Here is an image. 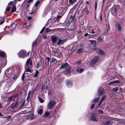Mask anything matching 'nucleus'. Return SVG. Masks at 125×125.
<instances>
[{
  "mask_svg": "<svg viewBox=\"0 0 125 125\" xmlns=\"http://www.w3.org/2000/svg\"><path fill=\"white\" fill-rule=\"evenodd\" d=\"M56 104L55 102L53 100H51L49 102L47 106V108L48 109H51L52 108L53 106Z\"/></svg>",
  "mask_w": 125,
  "mask_h": 125,
  "instance_id": "f257e3e1",
  "label": "nucleus"
},
{
  "mask_svg": "<svg viewBox=\"0 0 125 125\" xmlns=\"http://www.w3.org/2000/svg\"><path fill=\"white\" fill-rule=\"evenodd\" d=\"M94 50L96 51L97 53L100 55H104L105 52L101 49L98 48H94Z\"/></svg>",
  "mask_w": 125,
  "mask_h": 125,
  "instance_id": "f03ea898",
  "label": "nucleus"
},
{
  "mask_svg": "<svg viewBox=\"0 0 125 125\" xmlns=\"http://www.w3.org/2000/svg\"><path fill=\"white\" fill-rule=\"evenodd\" d=\"M111 12L112 14L114 15H115L117 12V8L115 6H114L111 9Z\"/></svg>",
  "mask_w": 125,
  "mask_h": 125,
  "instance_id": "7ed1b4c3",
  "label": "nucleus"
},
{
  "mask_svg": "<svg viewBox=\"0 0 125 125\" xmlns=\"http://www.w3.org/2000/svg\"><path fill=\"white\" fill-rule=\"evenodd\" d=\"M32 66H25V71L26 72L31 73L32 70H31Z\"/></svg>",
  "mask_w": 125,
  "mask_h": 125,
  "instance_id": "20e7f679",
  "label": "nucleus"
},
{
  "mask_svg": "<svg viewBox=\"0 0 125 125\" xmlns=\"http://www.w3.org/2000/svg\"><path fill=\"white\" fill-rule=\"evenodd\" d=\"M30 53V52H27L26 51L21 50L19 52L18 55H29Z\"/></svg>",
  "mask_w": 125,
  "mask_h": 125,
  "instance_id": "39448f33",
  "label": "nucleus"
},
{
  "mask_svg": "<svg viewBox=\"0 0 125 125\" xmlns=\"http://www.w3.org/2000/svg\"><path fill=\"white\" fill-rule=\"evenodd\" d=\"M71 67V66L69 65V64L67 63H62V64L61 67L60 68H70Z\"/></svg>",
  "mask_w": 125,
  "mask_h": 125,
  "instance_id": "423d86ee",
  "label": "nucleus"
},
{
  "mask_svg": "<svg viewBox=\"0 0 125 125\" xmlns=\"http://www.w3.org/2000/svg\"><path fill=\"white\" fill-rule=\"evenodd\" d=\"M32 62L30 58H29L28 59L26 62L25 66H32Z\"/></svg>",
  "mask_w": 125,
  "mask_h": 125,
  "instance_id": "0eeeda50",
  "label": "nucleus"
},
{
  "mask_svg": "<svg viewBox=\"0 0 125 125\" xmlns=\"http://www.w3.org/2000/svg\"><path fill=\"white\" fill-rule=\"evenodd\" d=\"M98 59V56H96L92 59L91 62V64H94L97 62Z\"/></svg>",
  "mask_w": 125,
  "mask_h": 125,
  "instance_id": "6e6552de",
  "label": "nucleus"
},
{
  "mask_svg": "<svg viewBox=\"0 0 125 125\" xmlns=\"http://www.w3.org/2000/svg\"><path fill=\"white\" fill-rule=\"evenodd\" d=\"M34 117V115L32 114H30L28 115L26 117V118L27 119H29L30 120H32L35 118Z\"/></svg>",
  "mask_w": 125,
  "mask_h": 125,
  "instance_id": "1a4fd4ad",
  "label": "nucleus"
},
{
  "mask_svg": "<svg viewBox=\"0 0 125 125\" xmlns=\"http://www.w3.org/2000/svg\"><path fill=\"white\" fill-rule=\"evenodd\" d=\"M90 119L94 121H97V119H96V116L94 114H93L91 115Z\"/></svg>",
  "mask_w": 125,
  "mask_h": 125,
  "instance_id": "9d476101",
  "label": "nucleus"
},
{
  "mask_svg": "<svg viewBox=\"0 0 125 125\" xmlns=\"http://www.w3.org/2000/svg\"><path fill=\"white\" fill-rule=\"evenodd\" d=\"M13 81L11 79L8 78L7 79V83L9 85V86H11L13 83Z\"/></svg>",
  "mask_w": 125,
  "mask_h": 125,
  "instance_id": "9b49d317",
  "label": "nucleus"
},
{
  "mask_svg": "<svg viewBox=\"0 0 125 125\" xmlns=\"http://www.w3.org/2000/svg\"><path fill=\"white\" fill-rule=\"evenodd\" d=\"M83 12L86 13V15H87L89 13V11L88 10L87 6H85L84 8L83 9Z\"/></svg>",
  "mask_w": 125,
  "mask_h": 125,
  "instance_id": "f8f14e48",
  "label": "nucleus"
},
{
  "mask_svg": "<svg viewBox=\"0 0 125 125\" xmlns=\"http://www.w3.org/2000/svg\"><path fill=\"white\" fill-rule=\"evenodd\" d=\"M103 92V89L102 87H100L99 88L98 91V93L99 95H101L102 94Z\"/></svg>",
  "mask_w": 125,
  "mask_h": 125,
  "instance_id": "ddd939ff",
  "label": "nucleus"
},
{
  "mask_svg": "<svg viewBox=\"0 0 125 125\" xmlns=\"http://www.w3.org/2000/svg\"><path fill=\"white\" fill-rule=\"evenodd\" d=\"M80 67H79V66L77 67L78 69L76 70V72H78L79 73H82L84 71L83 70V69H80Z\"/></svg>",
  "mask_w": 125,
  "mask_h": 125,
  "instance_id": "4468645a",
  "label": "nucleus"
},
{
  "mask_svg": "<svg viewBox=\"0 0 125 125\" xmlns=\"http://www.w3.org/2000/svg\"><path fill=\"white\" fill-rule=\"evenodd\" d=\"M37 41L36 40L35 41H34L33 43L32 44V49H34L35 47L36 46L37 44Z\"/></svg>",
  "mask_w": 125,
  "mask_h": 125,
  "instance_id": "2eb2a0df",
  "label": "nucleus"
},
{
  "mask_svg": "<svg viewBox=\"0 0 125 125\" xmlns=\"http://www.w3.org/2000/svg\"><path fill=\"white\" fill-rule=\"evenodd\" d=\"M5 21V19L4 18H0V25L2 24Z\"/></svg>",
  "mask_w": 125,
  "mask_h": 125,
  "instance_id": "dca6fc26",
  "label": "nucleus"
},
{
  "mask_svg": "<svg viewBox=\"0 0 125 125\" xmlns=\"http://www.w3.org/2000/svg\"><path fill=\"white\" fill-rule=\"evenodd\" d=\"M98 41L99 42H102L103 41V38L100 36L98 37Z\"/></svg>",
  "mask_w": 125,
  "mask_h": 125,
  "instance_id": "f3484780",
  "label": "nucleus"
},
{
  "mask_svg": "<svg viewBox=\"0 0 125 125\" xmlns=\"http://www.w3.org/2000/svg\"><path fill=\"white\" fill-rule=\"evenodd\" d=\"M71 67L70 68H68L65 71V73L66 74L68 75L70 73V70H71Z\"/></svg>",
  "mask_w": 125,
  "mask_h": 125,
  "instance_id": "a211bd4d",
  "label": "nucleus"
},
{
  "mask_svg": "<svg viewBox=\"0 0 125 125\" xmlns=\"http://www.w3.org/2000/svg\"><path fill=\"white\" fill-rule=\"evenodd\" d=\"M51 40L52 43H55L57 40L56 37L53 36L51 38Z\"/></svg>",
  "mask_w": 125,
  "mask_h": 125,
  "instance_id": "6ab92c4d",
  "label": "nucleus"
},
{
  "mask_svg": "<svg viewBox=\"0 0 125 125\" xmlns=\"http://www.w3.org/2000/svg\"><path fill=\"white\" fill-rule=\"evenodd\" d=\"M66 84L67 86L69 87H70L72 85V82L69 80H67L66 82Z\"/></svg>",
  "mask_w": 125,
  "mask_h": 125,
  "instance_id": "aec40b11",
  "label": "nucleus"
},
{
  "mask_svg": "<svg viewBox=\"0 0 125 125\" xmlns=\"http://www.w3.org/2000/svg\"><path fill=\"white\" fill-rule=\"evenodd\" d=\"M17 104L18 103H16L15 104H11L10 105V106L11 108H17Z\"/></svg>",
  "mask_w": 125,
  "mask_h": 125,
  "instance_id": "412c9836",
  "label": "nucleus"
},
{
  "mask_svg": "<svg viewBox=\"0 0 125 125\" xmlns=\"http://www.w3.org/2000/svg\"><path fill=\"white\" fill-rule=\"evenodd\" d=\"M16 10V8L15 6H13L11 9V13H13L15 12Z\"/></svg>",
  "mask_w": 125,
  "mask_h": 125,
  "instance_id": "4be33fe9",
  "label": "nucleus"
},
{
  "mask_svg": "<svg viewBox=\"0 0 125 125\" xmlns=\"http://www.w3.org/2000/svg\"><path fill=\"white\" fill-rule=\"evenodd\" d=\"M30 5V3H28V2L26 3H24V6L26 9L29 7Z\"/></svg>",
  "mask_w": 125,
  "mask_h": 125,
  "instance_id": "5701e85b",
  "label": "nucleus"
},
{
  "mask_svg": "<svg viewBox=\"0 0 125 125\" xmlns=\"http://www.w3.org/2000/svg\"><path fill=\"white\" fill-rule=\"evenodd\" d=\"M56 29H52V30L49 29V28H47L45 30V32L46 33H48V32H50L51 31H53L54 30H56Z\"/></svg>",
  "mask_w": 125,
  "mask_h": 125,
  "instance_id": "b1692460",
  "label": "nucleus"
},
{
  "mask_svg": "<svg viewBox=\"0 0 125 125\" xmlns=\"http://www.w3.org/2000/svg\"><path fill=\"white\" fill-rule=\"evenodd\" d=\"M117 28L116 29H117L119 31H120L121 30V26L120 25V24H118L116 25Z\"/></svg>",
  "mask_w": 125,
  "mask_h": 125,
  "instance_id": "393cba45",
  "label": "nucleus"
},
{
  "mask_svg": "<svg viewBox=\"0 0 125 125\" xmlns=\"http://www.w3.org/2000/svg\"><path fill=\"white\" fill-rule=\"evenodd\" d=\"M119 81L116 80L110 82L109 83V85H110L111 84H114L115 83H119Z\"/></svg>",
  "mask_w": 125,
  "mask_h": 125,
  "instance_id": "a878e982",
  "label": "nucleus"
},
{
  "mask_svg": "<svg viewBox=\"0 0 125 125\" xmlns=\"http://www.w3.org/2000/svg\"><path fill=\"white\" fill-rule=\"evenodd\" d=\"M50 114V113L48 112H46L43 115V116L44 117H47L49 116Z\"/></svg>",
  "mask_w": 125,
  "mask_h": 125,
  "instance_id": "bb28decb",
  "label": "nucleus"
},
{
  "mask_svg": "<svg viewBox=\"0 0 125 125\" xmlns=\"http://www.w3.org/2000/svg\"><path fill=\"white\" fill-rule=\"evenodd\" d=\"M109 26H108V28H107L105 30V32L104 33V34H105V35H107L108 34V31H109Z\"/></svg>",
  "mask_w": 125,
  "mask_h": 125,
  "instance_id": "cd10ccee",
  "label": "nucleus"
},
{
  "mask_svg": "<svg viewBox=\"0 0 125 125\" xmlns=\"http://www.w3.org/2000/svg\"><path fill=\"white\" fill-rule=\"evenodd\" d=\"M25 100H22L21 101V106L19 107V108H20L21 107L23 106L25 103Z\"/></svg>",
  "mask_w": 125,
  "mask_h": 125,
  "instance_id": "c85d7f7f",
  "label": "nucleus"
},
{
  "mask_svg": "<svg viewBox=\"0 0 125 125\" xmlns=\"http://www.w3.org/2000/svg\"><path fill=\"white\" fill-rule=\"evenodd\" d=\"M99 99V98H95L93 100V101L95 103H97L98 102V101Z\"/></svg>",
  "mask_w": 125,
  "mask_h": 125,
  "instance_id": "c756f323",
  "label": "nucleus"
},
{
  "mask_svg": "<svg viewBox=\"0 0 125 125\" xmlns=\"http://www.w3.org/2000/svg\"><path fill=\"white\" fill-rule=\"evenodd\" d=\"M42 109L39 108L38 110V113L39 114H41L42 112Z\"/></svg>",
  "mask_w": 125,
  "mask_h": 125,
  "instance_id": "7c9ffc66",
  "label": "nucleus"
},
{
  "mask_svg": "<svg viewBox=\"0 0 125 125\" xmlns=\"http://www.w3.org/2000/svg\"><path fill=\"white\" fill-rule=\"evenodd\" d=\"M96 36V35L95 34H94V35H91V34H89L88 35V37L91 38H93V37H95Z\"/></svg>",
  "mask_w": 125,
  "mask_h": 125,
  "instance_id": "2f4dec72",
  "label": "nucleus"
},
{
  "mask_svg": "<svg viewBox=\"0 0 125 125\" xmlns=\"http://www.w3.org/2000/svg\"><path fill=\"white\" fill-rule=\"evenodd\" d=\"M82 48H80L77 50V52L78 53H80L82 51Z\"/></svg>",
  "mask_w": 125,
  "mask_h": 125,
  "instance_id": "473e14b6",
  "label": "nucleus"
},
{
  "mask_svg": "<svg viewBox=\"0 0 125 125\" xmlns=\"http://www.w3.org/2000/svg\"><path fill=\"white\" fill-rule=\"evenodd\" d=\"M78 5V3H77L73 7V9L74 10H75L77 8Z\"/></svg>",
  "mask_w": 125,
  "mask_h": 125,
  "instance_id": "72a5a7b5",
  "label": "nucleus"
},
{
  "mask_svg": "<svg viewBox=\"0 0 125 125\" xmlns=\"http://www.w3.org/2000/svg\"><path fill=\"white\" fill-rule=\"evenodd\" d=\"M56 61V59L53 58H52V60L50 62L51 63H53Z\"/></svg>",
  "mask_w": 125,
  "mask_h": 125,
  "instance_id": "f704fd0d",
  "label": "nucleus"
},
{
  "mask_svg": "<svg viewBox=\"0 0 125 125\" xmlns=\"http://www.w3.org/2000/svg\"><path fill=\"white\" fill-rule=\"evenodd\" d=\"M90 42L92 44H94L95 45H96V42L95 41L93 40H90Z\"/></svg>",
  "mask_w": 125,
  "mask_h": 125,
  "instance_id": "c9c22d12",
  "label": "nucleus"
},
{
  "mask_svg": "<svg viewBox=\"0 0 125 125\" xmlns=\"http://www.w3.org/2000/svg\"><path fill=\"white\" fill-rule=\"evenodd\" d=\"M40 1L39 0H38L36 2L35 4V7H36L40 3Z\"/></svg>",
  "mask_w": 125,
  "mask_h": 125,
  "instance_id": "e433bc0d",
  "label": "nucleus"
},
{
  "mask_svg": "<svg viewBox=\"0 0 125 125\" xmlns=\"http://www.w3.org/2000/svg\"><path fill=\"white\" fill-rule=\"evenodd\" d=\"M92 27V26L91 25H88L86 27V28L87 30H89L90 29H91Z\"/></svg>",
  "mask_w": 125,
  "mask_h": 125,
  "instance_id": "4c0bfd02",
  "label": "nucleus"
},
{
  "mask_svg": "<svg viewBox=\"0 0 125 125\" xmlns=\"http://www.w3.org/2000/svg\"><path fill=\"white\" fill-rule=\"evenodd\" d=\"M39 100L41 103H43L44 102V101L41 97H38Z\"/></svg>",
  "mask_w": 125,
  "mask_h": 125,
  "instance_id": "58836bf2",
  "label": "nucleus"
},
{
  "mask_svg": "<svg viewBox=\"0 0 125 125\" xmlns=\"http://www.w3.org/2000/svg\"><path fill=\"white\" fill-rule=\"evenodd\" d=\"M75 0H69V2L71 4H73Z\"/></svg>",
  "mask_w": 125,
  "mask_h": 125,
  "instance_id": "ea45409f",
  "label": "nucleus"
},
{
  "mask_svg": "<svg viewBox=\"0 0 125 125\" xmlns=\"http://www.w3.org/2000/svg\"><path fill=\"white\" fill-rule=\"evenodd\" d=\"M0 55H6V54L3 51L0 50Z\"/></svg>",
  "mask_w": 125,
  "mask_h": 125,
  "instance_id": "a19ab883",
  "label": "nucleus"
},
{
  "mask_svg": "<svg viewBox=\"0 0 125 125\" xmlns=\"http://www.w3.org/2000/svg\"><path fill=\"white\" fill-rule=\"evenodd\" d=\"M62 40H61L60 39L58 42V43H57L58 45H59L61 44H62Z\"/></svg>",
  "mask_w": 125,
  "mask_h": 125,
  "instance_id": "79ce46f5",
  "label": "nucleus"
},
{
  "mask_svg": "<svg viewBox=\"0 0 125 125\" xmlns=\"http://www.w3.org/2000/svg\"><path fill=\"white\" fill-rule=\"evenodd\" d=\"M46 27H44L41 31L40 33H42L44 31Z\"/></svg>",
  "mask_w": 125,
  "mask_h": 125,
  "instance_id": "37998d69",
  "label": "nucleus"
},
{
  "mask_svg": "<svg viewBox=\"0 0 125 125\" xmlns=\"http://www.w3.org/2000/svg\"><path fill=\"white\" fill-rule=\"evenodd\" d=\"M26 56V55H25ZM19 57L21 58H24L26 57L25 55H18Z\"/></svg>",
  "mask_w": 125,
  "mask_h": 125,
  "instance_id": "c03bdc74",
  "label": "nucleus"
},
{
  "mask_svg": "<svg viewBox=\"0 0 125 125\" xmlns=\"http://www.w3.org/2000/svg\"><path fill=\"white\" fill-rule=\"evenodd\" d=\"M11 6H9L6 9V11L8 12L11 9Z\"/></svg>",
  "mask_w": 125,
  "mask_h": 125,
  "instance_id": "a18cd8bd",
  "label": "nucleus"
},
{
  "mask_svg": "<svg viewBox=\"0 0 125 125\" xmlns=\"http://www.w3.org/2000/svg\"><path fill=\"white\" fill-rule=\"evenodd\" d=\"M118 90V89L117 88H113L112 89V90L114 92H117V91Z\"/></svg>",
  "mask_w": 125,
  "mask_h": 125,
  "instance_id": "49530a36",
  "label": "nucleus"
},
{
  "mask_svg": "<svg viewBox=\"0 0 125 125\" xmlns=\"http://www.w3.org/2000/svg\"><path fill=\"white\" fill-rule=\"evenodd\" d=\"M38 71H36L35 74H34V77L35 78L36 77V76L38 74Z\"/></svg>",
  "mask_w": 125,
  "mask_h": 125,
  "instance_id": "de8ad7c7",
  "label": "nucleus"
},
{
  "mask_svg": "<svg viewBox=\"0 0 125 125\" xmlns=\"http://www.w3.org/2000/svg\"><path fill=\"white\" fill-rule=\"evenodd\" d=\"M12 99V96H11L9 97L8 99V102L10 101H11Z\"/></svg>",
  "mask_w": 125,
  "mask_h": 125,
  "instance_id": "09e8293b",
  "label": "nucleus"
},
{
  "mask_svg": "<svg viewBox=\"0 0 125 125\" xmlns=\"http://www.w3.org/2000/svg\"><path fill=\"white\" fill-rule=\"evenodd\" d=\"M18 94H13L12 96L15 98L17 97L18 96Z\"/></svg>",
  "mask_w": 125,
  "mask_h": 125,
  "instance_id": "8fccbe9b",
  "label": "nucleus"
},
{
  "mask_svg": "<svg viewBox=\"0 0 125 125\" xmlns=\"http://www.w3.org/2000/svg\"><path fill=\"white\" fill-rule=\"evenodd\" d=\"M50 58L48 57H47L46 58V62L49 64V59H50Z\"/></svg>",
  "mask_w": 125,
  "mask_h": 125,
  "instance_id": "3c124183",
  "label": "nucleus"
},
{
  "mask_svg": "<svg viewBox=\"0 0 125 125\" xmlns=\"http://www.w3.org/2000/svg\"><path fill=\"white\" fill-rule=\"evenodd\" d=\"M99 18L100 20L101 21H102V14L100 13L99 14Z\"/></svg>",
  "mask_w": 125,
  "mask_h": 125,
  "instance_id": "603ef678",
  "label": "nucleus"
},
{
  "mask_svg": "<svg viewBox=\"0 0 125 125\" xmlns=\"http://www.w3.org/2000/svg\"><path fill=\"white\" fill-rule=\"evenodd\" d=\"M106 98L105 96H103L101 98L100 101L102 102L103 100Z\"/></svg>",
  "mask_w": 125,
  "mask_h": 125,
  "instance_id": "864d4df0",
  "label": "nucleus"
},
{
  "mask_svg": "<svg viewBox=\"0 0 125 125\" xmlns=\"http://www.w3.org/2000/svg\"><path fill=\"white\" fill-rule=\"evenodd\" d=\"M97 7V3L96 2V1L95 2V10H96Z\"/></svg>",
  "mask_w": 125,
  "mask_h": 125,
  "instance_id": "5fc2aeb1",
  "label": "nucleus"
},
{
  "mask_svg": "<svg viewBox=\"0 0 125 125\" xmlns=\"http://www.w3.org/2000/svg\"><path fill=\"white\" fill-rule=\"evenodd\" d=\"M13 3V1H11L8 4V5H12Z\"/></svg>",
  "mask_w": 125,
  "mask_h": 125,
  "instance_id": "6e6d98bb",
  "label": "nucleus"
},
{
  "mask_svg": "<svg viewBox=\"0 0 125 125\" xmlns=\"http://www.w3.org/2000/svg\"><path fill=\"white\" fill-rule=\"evenodd\" d=\"M95 105V104H93L92 105L91 107V108L92 109L94 108V107Z\"/></svg>",
  "mask_w": 125,
  "mask_h": 125,
  "instance_id": "4d7b16f0",
  "label": "nucleus"
},
{
  "mask_svg": "<svg viewBox=\"0 0 125 125\" xmlns=\"http://www.w3.org/2000/svg\"><path fill=\"white\" fill-rule=\"evenodd\" d=\"M111 123V122L109 121H107L106 123L107 125H109Z\"/></svg>",
  "mask_w": 125,
  "mask_h": 125,
  "instance_id": "13d9d810",
  "label": "nucleus"
},
{
  "mask_svg": "<svg viewBox=\"0 0 125 125\" xmlns=\"http://www.w3.org/2000/svg\"><path fill=\"white\" fill-rule=\"evenodd\" d=\"M13 24H11L10 25V27L9 26H6V28H10V27H11L12 26H13Z\"/></svg>",
  "mask_w": 125,
  "mask_h": 125,
  "instance_id": "bf43d9fd",
  "label": "nucleus"
},
{
  "mask_svg": "<svg viewBox=\"0 0 125 125\" xmlns=\"http://www.w3.org/2000/svg\"><path fill=\"white\" fill-rule=\"evenodd\" d=\"M33 0H29L27 2L31 4V2H32Z\"/></svg>",
  "mask_w": 125,
  "mask_h": 125,
  "instance_id": "052dcab7",
  "label": "nucleus"
},
{
  "mask_svg": "<svg viewBox=\"0 0 125 125\" xmlns=\"http://www.w3.org/2000/svg\"><path fill=\"white\" fill-rule=\"evenodd\" d=\"M24 76H25V74L24 73L22 75V80H23L24 79Z\"/></svg>",
  "mask_w": 125,
  "mask_h": 125,
  "instance_id": "680f3d73",
  "label": "nucleus"
},
{
  "mask_svg": "<svg viewBox=\"0 0 125 125\" xmlns=\"http://www.w3.org/2000/svg\"><path fill=\"white\" fill-rule=\"evenodd\" d=\"M27 18L29 20H30L32 19V17L31 16L28 17Z\"/></svg>",
  "mask_w": 125,
  "mask_h": 125,
  "instance_id": "e2e57ef3",
  "label": "nucleus"
},
{
  "mask_svg": "<svg viewBox=\"0 0 125 125\" xmlns=\"http://www.w3.org/2000/svg\"><path fill=\"white\" fill-rule=\"evenodd\" d=\"M17 76H15L13 77V78H12L13 80H16L17 79Z\"/></svg>",
  "mask_w": 125,
  "mask_h": 125,
  "instance_id": "0e129e2a",
  "label": "nucleus"
},
{
  "mask_svg": "<svg viewBox=\"0 0 125 125\" xmlns=\"http://www.w3.org/2000/svg\"><path fill=\"white\" fill-rule=\"evenodd\" d=\"M89 34L88 33H86L84 34V35L85 37H87Z\"/></svg>",
  "mask_w": 125,
  "mask_h": 125,
  "instance_id": "69168bd1",
  "label": "nucleus"
},
{
  "mask_svg": "<svg viewBox=\"0 0 125 125\" xmlns=\"http://www.w3.org/2000/svg\"><path fill=\"white\" fill-rule=\"evenodd\" d=\"M62 17V16L61 15H58L57 16V19H58L61 18Z\"/></svg>",
  "mask_w": 125,
  "mask_h": 125,
  "instance_id": "338daca9",
  "label": "nucleus"
},
{
  "mask_svg": "<svg viewBox=\"0 0 125 125\" xmlns=\"http://www.w3.org/2000/svg\"><path fill=\"white\" fill-rule=\"evenodd\" d=\"M102 103V102L101 101H100V102L99 103V104H98V106H99L101 105V104Z\"/></svg>",
  "mask_w": 125,
  "mask_h": 125,
  "instance_id": "774afa93",
  "label": "nucleus"
}]
</instances>
